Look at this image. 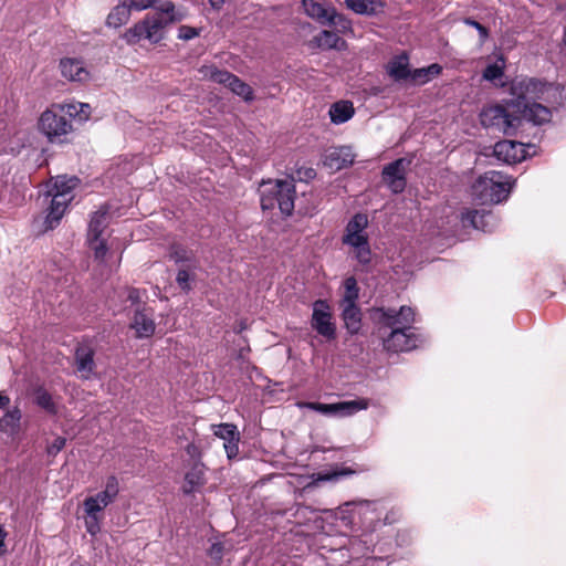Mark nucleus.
I'll use <instances>...</instances> for the list:
<instances>
[{"label": "nucleus", "mask_w": 566, "mask_h": 566, "mask_svg": "<svg viewBox=\"0 0 566 566\" xmlns=\"http://www.w3.org/2000/svg\"><path fill=\"white\" fill-rule=\"evenodd\" d=\"M359 297V287L354 276H348L344 281V294L340 301V305L345 304H357Z\"/></svg>", "instance_id": "nucleus-34"}, {"label": "nucleus", "mask_w": 566, "mask_h": 566, "mask_svg": "<svg viewBox=\"0 0 566 566\" xmlns=\"http://www.w3.org/2000/svg\"><path fill=\"white\" fill-rule=\"evenodd\" d=\"M130 12L125 0H119L118 4L107 15L106 25L115 29L120 28L128 22Z\"/></svg>", "instance_id": "nucleus-25"}, {"label": "nucleus", "mask_w": 566, "mask_h": 566, "mask_svg": "<svg viewBox=\"0 0 566 566\" xmlns=\"http://www.w3.org/2000/svg\"><path fill=\"white\" fill-rule=\"evenodd\" d=\"M127 298L133 303H138L140 301V293L137 289H129Z\"/></svg>", "instance_id": "nucleus-59"}, {"label": "nucleus", "mask_w": 566, "mask_h": 566, "mask_svg": "<svg viewBox=\"0 0 566 566\" xmlns=\"http://www.w3.org/2000/svg\"><path fill=\"white\" fill-rule=\"evenodd\" d=\"M63 77L71 82L85 83L90 80V72L78 59L64 57L60 61Z\"/></svg>", "instance_id": "nucleus-16"}, {"label": "nucleus", "mask_w": 566, "mask_h": 566, "mask_svg": "<svg viewBox=\"0 0 566 566\" xmlns=\"http://www.w3.org/2000/svg\"><path fill=\"white\" fill-rule=\"evenodd\" d=\"M65 107V112L70 116L72 120L73 117H77L78 120L84 122L87 120L91 115V106L85 103H70L63 104Z\"/></svg>", "instance_id": "nucleus-35"}, {"label": "nucleus", "mask_w": 566, "mask_h": 566, "mask_svg": "<svg viewBox=\"0 0 566 566\" xmlns=\"http://www.w3.org/2000/svg\"><path fill=\"white\" fill-rule=\"evenodd\" d=\"M411 165L409 158H398L382 168L381 177L384 184L394 192L401 193L406 186V175Z\"/></svg>", "instance_id": "nucleus-8"}, {"label": "nucleus", "mask_w": 566, "mask_h": 566, "mask_svg": "<svg viewBox=\"0 0 566 566\" xmlns=\"http://www.w3.org/2000/svg\"><path fill=\"white\" fill-rule=\"evenodd\" d=\"M7 533L6 531L0 526V555L3 553L4 547V539H6Z\"/></svg>", "instance_id": "nucleus-62"}, {"label": "nucleus", "mask_w": 566, "mask_h": 566, "mask_svg": "<svg viewBox=\"0 0 566 566\" xmlns=\"http://www.w3.org/2000/svg\"><path fill=\"white\" fill-rule=\"evenodd\" d=\"M374 503L370 502V501H367V500H361V501H353V502H347L345 503L346 506H349V505H356V506H367L369 507L370 505H373Z\"/></svg>", "instance_id": "nucleus-60"}, {"label": "nucleus", "mask_w": 566, "mask_h": 566, "mask_svg": "<svg viewBox=\"0 0 566 566\" xmlns=\"http://www.w3.org/2000/svg\"><path fill=\"white\" fill-rule=\"evenodd\" d=\"M491 219H493V217L490 212H480L478 210H467L461 214V220L464 226H471L474 229H481L483 231H485V227Z\"/></svg>", "instance_id": "nucleus-29"}, {"label": "nucleus", "mask_w": 566, "mask_h": 566, "mask_svg": "<svg viewBox=\"0 0 566 566\" xmlns=\"http://www.w3.org/2000/svg\"><path fill=\"white\" fill-rule=\"evenodd\" d=\"M239 441L240 440H234V441H228V442H224L223 447H224V450L227 452V457L229 459H233L238 455L239 453Z\"/></svg>", "instance_id": "nucleus-53"}, {"label": "nucleus", "mask_w": 566, "mask_h": 566, "mask_svg": "<svg viewBox=\"0 0 566 566\" xmlns=\"http://www.w3.org/2000/svg\"><path fill=\"white\" fill-rule=\"evenodd\" d=\"M387 73L396 82L408 80L410 76L408 56L405 54L395 56L387 65Z\"/></svg>", "instance_id": "nucleus-24"}, {"label": "nucleus", "mask_w": 566, "mask_h": 566, "mask_svg": "<svg viewBox=\"0 0 566 566\" xmlns=\"http://www.w3.org/2000/svg\"><path fill=\"white\" fill-rule=\"evenodd\" d=\"M353 104L348 101L334 103L329 108L331 120L334 124H343L354 116Z\"/></svg>", "instance_id": "nucleus-26"}, {"label": "nucleus", "mask_w": 566, "mask_h": 566, "mask_svg": "<svg viewBox=\"0 0 566 566\" xmlns=\"http://www.w3.org/2000/svg\"><path fill=\"white\" fill-rule=\"evenodd\" d=\"M503 76V69L497 64H490L483 71V77L488 81H495Z\"/></svg>", "instance_id": "nucleus-47"}, {"label": "nucleus", "mask_w": 566, "mask_h": 566, "mask_svg": "<svg viewBox=\"0 0 566 566\" xmlns=\"http://www.w3.org/2000/svg\"><path fill=\"white\" fill-rule=\"evenodd\" d=\"M343 243L350 245L353 248L363 245L368 242V235L363 231L355 234H344L343 237Z\"/></svg>", "instance_id": "nucleus-44"}, {"label": "nucleus", "mask_w": 566, "mask_h": 566, "mask_svg": "<svg viewBox=\"0 0 566 566\" xmlns=\"http://www.w3.org/2000/svg\"><path fill=\"white\" fill-rule=\"evenodd\" d=\"M76 370L83 379H90L94 374V350L87 346H80L75 350Z\"/></svg>", "instance_id": "nucleus-19"}, {"label": "nucleus", "mask_w": 566, "mask_h": 566, "mask_svg": "<svg viewBox=\"0 0 566 566\" xmlns=\"http://www.w3.org/2000/svg\"><path fill=\"white\" fill-rule=\"evenodd\" d=\"M234 94L241 96L245 101L253 99L252 88L244 82H242L237 75H233L228 86Z\"/></svg>", "instance_id": "nucleus-36"}, {"label": "nucleus", "mask_w": 566, "mask_h": 566, "mask_svg": "<svg viewBox=\"0 0 566 566\" xmlns=\"http://www.w3.org/2000/svg\"><path fill=\"white\" fill-rule=\"evenodd\" d=\"M187 453L192 459H199L200 458V450L195 443H189L186 448Z\"/></svg>", "instance_id": "nucleus-58"}, {"label": "nucleus", "mask_w": 566, "mask_h": 566, "mask_svg": "<svg viewBox=\"0 0 566 566\" xmlns=\"http://www.w3.org/2000/svg\"><path fill=\"white\" fill-rule=\"evenodd\" d=\"M125 2L127 3L130 11L132 10L143 11L148 8H153L156 10V7H158L159 3L163 1L161 0H125Z\"/></svg>", "instance_id": "nucleus-43"}, {"label": "nucleus", "mask_w": 566, "mask_h": 566, "mask_svg": "<svg viewBox=\"0 0 566 566\" xmlns=\"http://www.w3.org/2000/svg\"><path fill=\"white\" fill-rule=\"evenodd\" d=\"M223 551H224V547L222 545V543L220 542H217V543H213L209 551H208V555L213 559L216 560L217 563H220L222 557H223Z\"/></svg>", "instance_id": "nucleus-51"}, {"label": "nucleus", "mask_w": 566, "mask_h": 566, "mask_svg": "<svg viewBox=\"0 0 566 566\" xmlns=\"http://www.w3.org/2000/svg\"><path fill=\"white\" fill-rule=\"evenodd\" d=\"M355 155L352 147H334L326 151L324 156V166L333 171H338L354 163Z\"/></svg>", "instance_id": "nucleus-13"}, {"label": "nucleus", "mask_w": 566, "mask_h": 566, "mask_svg": "<svg viewBox=\"0 0 566 566\" xmlns=\"http://www.w3.org/2000/svg\"><path fill=\"white\" fill-rule=\"evenodd\" d=\"M307 510H310V507L298 504L296 507V512L293 515L297 516V515H300V513H302L303 511H307Z\"/></svg>", "instance_id": "nucleus-64"}, {"label": "nucleus", "mask_w": 566, "mask_h": 566, "mask_svg": "<svg viewBox=\"0 0 566 566\" xmlns=\"http://www.w3.org/2000/svg\"><path fill=\"white\" fill-rule=\"evenodd\" d=\"M368 226L367 216L364 213H356L347 223L345 234H355L365 231Z\"/></svg>", "instance_id": "nucleus-40"}, {"label": "nucleus", "mask_w": 566, "mask_h": 566, "mask_svg": "<svg viewBox=\"0 0 566 566\" xmlns=\"http://www.w3.org/2000/svg\"><path fill=\"white\" fill-rule=\"evenodd\" d=\"M347 7L358 14H375L382 7L380 0H345Z\"/></svg>", "instance_id": "nucleus-32"}, {"label": "nucleus", "mask_w": 566, "mask_h": 566, "mask_svg": "<svg viewBox=\"0 0 566 566\" xmlns=\"http://www.w3.org/2000/svg\"><path fill=\"white\" fill-rule=\"evenodd\" d=\"M313 42L317 48L323 50H339L343 45H345V41L342 40L335 32L323 30L316 36H314Z\"/></svg>", "instance_id": "nucleus-30"}, {"label": "nucleus", "mask_w": 566, "mask_h": 566, "mask_svg": "<svg viewBox=\"0 0 566 566\" xmlns=\"http://www.w3.org/2000/svg\"><path fill=\"white\" fill-rule=\"evenodd\" d=\"M205 472V464L200 461H196L185 475L184 493L190 494L203 486L206 483Z\"/></svg>", "instance_id": "nucleus-20"}, {"label": "nucleus", "mask_w": 566, "mask_h": 566, "mask_svg": "<svg viewBox=\"0 0 566 566\" xmlns=\"http://www.w3.org/2000/svg\"><path fill=\"white\" fill-rule=\"evenodd\" d=\"M106 506L102 505V502L96 495L88 496L83 502V509L86 515L102 516V512Z\"/></svg>", "instance_id": "nucleus-41"}, {"label": "nucleus", "mask_w": 566, "mask_h": 566, "mask_svg": "<svg viewBox=\"0 0 566 566\" xmlns=\"http://www.w3.org/2000/svg\"><path fill=\"white\" fill-rule=\"evenodd\" d=\"M21 410L15 407L7 411L2 418H0V431L14 436L20 430Z\"/></svg>", "instance_id": "nucleus-27"}, {"label": "nucleus", "mask_w": 566, "mask_h": 566, "mask_svg": "<svg viewBox=\"0 0 566 566\" xmlns=\"http://www.w3.org/2000/svg\"><path fill=\"white\" fill-rule=\"evenodd\" d=\"M101 520H102V516L86 515L85 526H86V531L91 535H96L101 531V525H99Z\"/></svg>", "instance_id": "nucleus-46"}, {"label": "nucleus", "mask_w": 566, "mask_h": 566, "mask_svg": "<svg viewBox=\"0 0 566 566\" xmlns=\"http://www.w3.org/2000/svg\"><path fill=\"white\" fill-rule=\"evenodd\" d=\"M195 271L196 270L189 269L188 266H181L178 270L176 282L178 286L186 293L192 289L190 282L195 280Z\"/></svg>", "instance_id": "nucleus-38"}, {"label": "nucleus", "mask_w": 566, "mask_h": 566, "mask_svg": "<svg viewBox=\"0 0 566 566\" xmlns=\"http://www.w3.org/2000/svg\"><path fill=\"white\" fill-rule=\"evenodd\" d=\"M415 84H424L429 82L428 73L426 72V67L416 69L413 71L410 70L409 78Z\"/></svg>", "instance_id": "nucleus-48"}, {"label": "nucleus", "mask_w": 566, "mask_h": 566, "mask_svg": "<svg viewBox=\"0 0 566 566\" xmlns=\"http://www.w3.org/2000/svg\"><path fill=\"white\" fill-rule=\"evenodd\" d=\"M510 190V182L497 171L485 172L472 185V196L482 205L499 203L505 200Z\"/></svg>", "instance_id": "nucleus-3"}, {"label": "nucleus", "mask_w": 566, "mask_h": 566, "mask_svg": "<svg viewBox=\"0 0 566 566\" xmlns=\"http://www.w3.org/2000/svg\"><path fill=\"white\" fill-rule=\"evenodd\" d=\"M119 493V482L115 475L106 479L105 488L103 491L95 494L103 506L112 504Z\"/></svg>", "instance_id": "nucleus-31"}, {"label": "nucleus", "mask_w": 566, "mask_h": 566, "mask_svg": "<svg viewBox=\"0 0 566 566\" xmlns=\"http://www.w3.org/2000/svg\"><path fill=\"white\" fill-rule=\"evenodd\" d=\"M199 73L202 75L203 78L212 81L214 83L223 84L224 86H229V82H231V78L234 74L226 71L220 70L214 65H202L199 69Z\"/></svg>", "instance_id": "nucleus-28"}, {"label": "nucleus", "mask_w": 566, "mask_h": 566, "mask_svg": "<svg viewBox=\"0 0 566 566\" xmlns=\"http://www.w3.org/2000/svg\"><path fill=\"white\" fill-rule=\"evenodd\" d=\"M549 85L535 78H524L512 86L517 98L511 103V106L521 108V104L533 99H541Z\"/></svg>", "instance_id": "nucleus-10"}, {"label": "nucleus", "mask_w": 566, "mask_h": 566, "mask_svg": "<svg viewBox=\"0 0 566 566\" xmlns=\"http://www.w3.org/2000/svg\"><path fill=\"white\" fill-rule=\"evenodd\" d=\"M169 258L176 264H181V266H188L192 270H197L199 268L195 253L180 244H172L170 247Z\"/></svg>", "instance_id": "nucleus-23"}, {"label": "nucleus", "mask_w": 566, "mask_h": 566, "mask_svg": "<svg viewBox=\"0 0 566 566\" xmlns=\"http://www.w3.org/2000/svg\"><path fill=\"white\" fill-rule=\"evenodd\" d=\"M213 430V434L224 442L240 440V432L238 431L237 426L232 423H219L211 426Z\"/></svg>", "instance_id": "nucleus-33"}, {"label": "nucleus", "mask_w": 566, "mask_h": 566, "mask_svg": "<svg viewBox=\"0 0 566 566\" xmlns=\"http://www.w3.org/2000/svg\"><path fill=\"white\" fill-rule=\"evenodd\" d=\"M354 249H355V256L360 264L367 265L370 263L371 251H370L369 243L355 247Z\"/></svg>", "instance_id": "nucleus-45"}, {"label": "nucleus", "mask_w": 566, "mask_h": 566, "mask_svg": "<svg viewBox=\"0 0 566 566\" xmlns=\"http://www.w3.org/2000/svg\"><path fill=\"white\" fill-rule=\"evenodd\" d=\"M34 400L39 407L48 412L55 413V403L53 402L51 394L44 388H38L34 391Z\"/></svg>", "instance_id": "nucleus-37"}, {"label": "nucleus", "mask_w": 566, "mask_h": 566, "mask_svg": "<svg viewBox=\"0 0 566 566\" xmlns=\"http://www.w3.org/2000/svg\"><path fill=\"white\" fill-rule=\"evenodd\" d=\"M524 144L514 140H501L493 147V155L505 164L520 163L526 158Z\"/></svg>", "instance_id": "nucleus-12"}, {"label": "nucleus", "mask_w": 566, "mask_h": 566, "mask_svg": "<svg viewBox=\"0 0 566 566\" xmlns=\"http://www.w3.org/2000/svg\"><path fill=\"white\" fill-rule=\"evenodd\" d=\"M199 35V30L188 25H181L178 29V38L185 41L191 40Z\"/></svg>", "instance_id": "nucleus-50"}, {"label": "nucleus", "mask_w": 566, "mask_h": 566, "mask_svg": "<svg viewBox=\"0 0 566 566\" xmlns=\"http://www.w3.org/2000/svg\"><path fill=\"white\" fill-rule=\"evenodd\" d=\"M295 175V178H297L298 180H310L315 178L316 171L311 167H306L297 169Z\"/></svg>", "instance_id": "nucleus-55"}, {"label": "nucleus", "mask_w": 566, "mask_h": 566, "mask_svg": "<svg viewBox=\"0 0 566 566\" xmlns=\"http://www.w3.org/2000/svg\"><path fill=\"white\" fill-rule=\"evenodd\" d=\"M259 193L262 210H273L277 207L283 216H292L296 197L294 176L290 180H263Z\"/></svg>", "instance_id": "nucleus-2"}, {"label": "nucleus", "mask_w": 566, "mask_h": 566, "mask_svg": "<svg viewBox=\"0 0 566 566\" xmlns=\"http://www.w3.org/2000/svg\"><path fill=\"white\" fill-rule=\"evenodd\" d=\"M355 473L349 468H340L326 473H318L317 481H337L344 476H349Z\"/></svg>", "instance_id": "nucleus-42"}, {"label": "nucleus", "mask_w": 566, "mask_h": 566, "mask_svg": "<svg viewBox=\"0 0 566 566\" xmlns=\"http://www.w3.org/2000/svg\"><path fill=\"white\" fill-rule=\"evenodd\" d=\"M212 8L220 9L224 0H209Z\"/></svg>", "instance_id": "nucleus-63"}, {"label": "nucleus", "mask_w": 566, "mask_h": 566, "mask_svg": "<svg viewBox=\"0 0 566 566\" xmlns=\"http://www.w3.org/2000/svg\"><path fill=\"white\" fill-rule=\"evenodd\" d=\"M10 403V398L4 395L3 392H0V409H4Z\"/></svg>", "instance_id": "nucleus-61"}, {"label": "nucleus", "mask_w": 566, "mask_h": 566, "mask_svg": "<svg viewBox=\"0 0 566 566\" xmlns=\"http://www.w3.org/2000/svg\"><path fill=\"white\" fill-rule=\"evenodd\" d=\"M516 112L520 113L518 116L521 117V120L526 119L532 122L534 125H543L551 122L552 118L551 108L535 102L521 104V108H516Z\"/></svg>", "instance_id": "nucleus-15"}, {"label": "nucleus", "mask_w": 566, "mask_h": 566, "mask_svg": "<svg viewBox=\"0 0 566 566\" xmlns=\"http://www.w3.org/2000/svg\"><path fill=\"white\" fill-rule=\"evenodd\" d=\"M342 307V318L349 334H357L361 327V311L357 304H345Z\"/></svg>", "instance_id": "nucleus-22"}, {"label": "nucleus", "mask_w": 566, "mask_h": 566, "mask_svg": "<svg viewBox=\"0 0 566 566\" xmlns=\"http://www.w3.org/2000/svg\"><path fill=\"white\" fill-rule=\"evenodd\" d=\"M39 129L51 143L63 142V137L73 129L72 120L63 105H52L39 119Z\"/></svg>", "instance_id": "nucleus-4"}, {"label": "nucleus", "mask_w": 566, "mask_h": 566, "mask_svg": "<svg viewBox=\"0 0 566 566\" xmlns=\"http://www.w3.org/2000/svg\"><path fill=\"white\" fill-rule=\"evenodd\" d=\"M326 25H336L342 29V31H345L350 28V22L343 15L335 11V20L334 22H327Z\"/></svg>", "instance_id": "nucleus-54"}, {"label": "nucleus", "mask_w": 566, "mask_h": 566, "mask_svg": "<svg viewBox=\"0 0 566 566\" xmlns=\"http://www.w3.org/2000/svg\"><path fill=\"white\" fill-rule=\"evenodd\" d=\"M66 440L65 438L57 437L52 444L48 448V452L50 454L55 455L65 447Z\"/></svg>", "instance_id": "nucleus-56"}, {"label": "nucleus", "mask_w": 566, "mask_h": 566, "mask_svg": "<svg viewBox=\"0 0 566 566\" xmlns=\"http://www.w3.org/2000/svg\"><path fill=\"white\" fill-rule=\"evenodd\" d=\"M515 113L516 107L511 106V103L507 107L492 105L481 112V124L484 127H494L504 135L513 136L521 126V117Z\"/></svg>", "instance_id": "nucleus-5"}, {"label": "nucleus", "mask_w": 566, "mask_h": 566, "mask_svg": "<svg viewBox=\"0 0 566 566\" xmlns=\"http://www.w3.org/2000/svg\"><path fill=\"white\" fill-rule=\"evenodd\" d=\"M72 199L73 196L66 192H52V200L45 219L48 229H53L59 223Z\"/></svg>", "instance_id": "nucleus-17"}, {"label": "nucleus", "mask_w": 566, "mask_h": 566, "mask_svg": "<svg viewBox=\"0 0 566 566\" xmlns=\"http://www.w3.org/2000/svg\"><path fill=\"white\" fill-rule=\"evenodd\" d=\"M302 7L310 18L316 20L322 25H326L327 22H334L335 20V8L327 2L303 0Z\"/></svg>", "instance_id": "nucleus-14"}, {"label": "nucleus", "mask_w": 566, "mask_h": 566, "mask_svg": "<svg viewBox=\"0 0 566 566\" xmlns=\"http://www.w3.org/2000/svg\"><path fill=\"white\" fill-rule=\"evenodd\" d=\"M78 182L80 180L76 177L66 178L59 176L54 181L52 192H66L69 195H72V190L78 185Z\"/></svg>", "instance_id": "nucleus-39"}, {"label": "nucleus", "mask_w": 566, "mask_h": 566, "mask_svg": "<svg viewBox=\"0 0 566 566\" xmlns=\"http://www.w3.org/2000/svg\"><path fill=\"white\" fill-rule=\"evenodd\" d=\"M442 71V67L434 63V64H431L429 66L426 67V72L428 73V76H429V81L433 77V76H437L441 73Z\"/></svg>", "instance_id": "nucleus-57"}, {"label": "nucleus", "mask_w": 566, "mask_h": 566, "mask_svg": "<svg viewBox=\"0 0 566 566\" xmlns=\"http://www.w3.org/2000/svg\"><path fill=\"white\" fill-rule=\"evenodd\" d=\"M371 318L380 327H403L410 329L415 321V313L408 306H401L399 312L392 308L376 307L371 310Z\"/></svg>", "instance_id": "nucleus-7"}, {"label": "nucleus", "mask_w": 566, "mask_h": 566, "mask_svg": "<svg viewBox=\"0 0 566 566\" xmlns=\"http://www.w3.org/2000/svg\"><path fill=\"white\" fill-rule=\"evenodd\" d=\"M184 17L171 1L160 2L154 14H147L142 21L127 29L123 39L128 44H136L143 39L156 44L165 39L166 29L181 21Z\"/></svg>", "instance_id": "nucleus-1"}, {"label": "nucleus", "mask_w": 566, "mask_h": 566, "mask_svg": "<svg viewBox=\"0 0 566 566\" xmlns=\"http://www.w3.org/2000/svg\"><path fill=\"white\" fill-rule=\"evenodd\" d=\"M464 23L467 25L473 27V29H476L482 41H484L489 36L488 29L484 25H482L480 22H478L471 18H467V19H464Z\"/></svg>", "instance_id": "nucleus-52"}, {"label": "nucleus", "mask_w": 566, "mask_h": 566, "mask_svg": "<svg viewBox=\"0 0 566 566\" xmlns=\"http://www.w3.org/2000/svg\"><path fill=\"white\" fill-rule=\"evenodd\" d=\"M130 326L136 331V335L139 338L150 337L155 332L151 314H148L145 310H136Z\"/></svg>", "instance_id": "nucleus-21"}, {"label": "nucleus", "mask_w": 566, "mask_h": 566, "mask_svg": "<svg viewBox=\"0 0 566 566\" xmlns=\"http://www.w3.org/2000/svg\"><path fill=\"white\" fill-rule=\"evenodd\" d=\"M90 245L94 250L95 259L103 261L106 255V252H107V247H106L105 241L99 238L97 242H94V241L90 242Z\"/></svg>", "instance_id": "nucleus-49"}, {"label": "nucleus", "mask_w": 566, "mask_h": 566, "mask_svg": "<svg viewBox=\"0 0 566 566\" xmlns=\"http://www.w3.org/2000/svg\"><path fill=\"white\" fill-rule=\"evenodd\" d=\"M109 222V212L107 206H102L97 211H95L91 218L88 223V233L87 240L88 242H97L102 237V233L107 228Z\"/></svg>", "instance_id": "nucleus-18"}, {"label": "nucleus", "mask_w": 566, "mask_h": 566, "mask_svg": "<svg viewBox=\"0 0 566 566\" xmlns=\"http://www.w3.org/2000/svg\"><path fill=\"white\" fill-rule=\"evenodd\" d=\"M304 407L325 416L346 417L367 409L368 401L366 399H358L336 403L305 402Z\"/></svg>", "instance_id": "nucleus-9"}, {"label": "nucleus", "mask_w": 566, "mask_h": 566, "mask_svg": "<svg viewBox=\"0 0 566 566\" xmlns=\"http://www.w3.org/2000/svg\"><path fill=\"white\" fill-rule=\"evenodd\" d=\"M311 327L326 342H333L337 337V327L333 318L329 304L325 300H316L313 303Z\"/></svg>", "instance_id": "nucleus-6"}, {"label": "nucleus", "mask_w": 566, "mask_h": 566, "mask_svg": "<svg viewBox=\"0 0 566 566\" xmlns=\"http://www.w3.org/2000/svg\"><path fill=\"white\" fill-rule=\"evenodd\" d=\"M391 332L384 338V347L388 352H408L417 346V339L410 329L403 327H389Z\"/></svg>", "instance_id": "nucleus-11"}]
</instances>
